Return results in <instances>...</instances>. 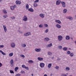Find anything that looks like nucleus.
Segmentation results:
<instances>
[{"mask_svg": "<svg viewBox=\"0 0 76 76\" xmlns=\"http://www.w3.org/2000/svg\"><path fill=\"white\" fill-rule=\"evenodd\" d=\"M19 32H20V33H22V31H18Z\"/></svg>", "mask_w": 76, "mask_h": 76, "instance_id": "nucleus-59", "label": "nucleus"}, {"mask_svg": "<svg viewBox=\"0 0 76 76\" xmlns=\"http://www.w3.org/2000/svg\"><path fill=\"white\" fill-rule=\"evenodd\" d=\"M14 7L15 8H16V6L15 5H14Z\"/></svg>", "mask_w": 76, "mask_h": 76, "instance_id": "nucleus-56", "label": "nucleus"}, {"mask_svg": "<svg viewBox=\"0 0 76 76\" xmlns=\"http://www.w3.org/2000/svg\"><path fill=\"white\" fill-rule=\"evenodd\" d=\"M63 50L64 51H67V48L64 47V48H63Z\"/></svg>", "mask_w": 76, "mask_h": 76, "instance_id": "nucleus-24", "label": "nucleus"}, {"mask_svg": "<svg viewBox=\"0 0 76 76\" xmlns=\"http://www.w3.org/2000/svg\"><path fill=\"white\" fill-rule=\"evenodd\" d=\"M10 66L11 67H13V59H12L11 60H10Z\"/></svg>", "mask_w": 76, "mask_h": 76, "instance_id": "nucleus-4", "label": "nucleus"}, {"mask_svg": "<svg viewBox=\"0 0 76 76\" xmlns=\"http://www.w3.org/2000/svg\"><path fill=\"white\" fill-rule=\"evenodd\" d=\"M42 25L40 24L39 25V28H42L43 27Z\"/></svg>", "mask_w": 76, "mask_h": 76, "instance_id": "nucleus-43", "label": "nucleus"}, {"mask_svg": "<svg viewBox=\"0 0 76 76\" xmlns=\"http://www.w3.org/2000/svg\"><path fill=\"white\" fill-rule=\"evenodd\" d=\"M55 68L56 69V70H58L59 69V66H56L55 67Z\"/></svg>", "mask_w": 76, "mask_h": 76, "instance_id": "nucleus-36", "label": "nucleus"}, {"mask_svg": "<svg viewBox=\"0 0 76 76\" xmlns=\"http://www.w3.org/2000/svg\"><path fill=\"white\" fill-rule=\"evenodd\" d=\"M3 28H4V31L5 32H7V28H6V26H5L4 25H3Z\"/></svg>", "mask_w": 76, "mask_h": 76, "instance_id": "nucleus-10", "label": "nucleus"}, {"mask_svg": "<svg viewBox=\"0 0 76 76\" xmlns=\"http://www.w3.org/2000/svg\"><path fill=\"white\" fill-rule=\"evenodd\" d=\"M22 67L23 68H24L26 69H27L28 70H29V68L26 66L25 65H22Z\"/></svg>", "mask_w": 76, "mask_h": 76, "instance_id": "nucleus-7", "label": "nucleus"}, {"mask_svg": "<svg viewBox=\"0 0 76 76\" xmlns=\"http://www.w3.org/2000/svg\"><path fill=\"white\" fill-rule=\"evenodd\" d=\"M58 41H61L62 39H63V37L61 36H58Z\"/></svg>", "mask_w": 76, "mask_h": 76, "instance_id": "nucleus-2", "label": "nucleus"}, {"mask_svg": "<svg viewBox=\"0 0 76 76\" xmlns=\"http://www.w3.org/2000/svg\"><path fill=\"white\" fill-rule=\"evenodd\" d=\"M56 22H57V23H58L59 24H61V21L59 20H56Z\"/></svg>", "mask_w": 76, "mask_h": 76, "instance_id": "nucleus-21", "label": "nucleus"}, {"mask_svg": "<svg viewBox=\"0 0 76 76\" xmlns=\"http://www.w3.org/2000/svg\"><path fill=\"white\" fill-rule=\"evenodd\" d=\"M22 67L23 68H24L26 69H27L28 70H29V68L26 66L25 65H22Z\"/></svg>", "mask_w": 76, "mask_h": 76, "instance_id": "nucleus-8", "label": "nucleus"}, {"mask_svg": "<svg viewBox=\"0 0 76 76\" xmlns=\"http://www.w3.org/2000/svg\"><path fill=\"white\" fill-rule=\"evenodd\" d=\"M53 75V74L52 73L50 74V76H52Z\"/></svg>", "mask_w": 76, "mask_h": 76, "instance_id": "nucleus-58", "label": "nucleus"}, {"mask_svg": "<svg viewBox=\"0 0 76 76\" xmlns=\"http://www.w3.org/2000/svg\"><path fill=\"white\" fill-rule=\"evenodd\" d=\"M20 76V74H17L15 75V76Z\"/></svg>", "mask_w": 76, "mask_h": 76, "instance_id": "nucleus-46", "label": "nucleus"}, {"mask_svg": "<svg viewBox=\"0 0 76 76\" xmlns=\"http://www.w3.org/2000/svg\"><path fill=\"white\" fill-rule=\"evenodd\" d=\"M44 26L45 27H48V25L47 24H45Z\"/></svg>", "mask_w": 76, "mask_h": 76, "instance_id": "nucleus-48", "label": "nucleus"}, {"mask_svg": "<svg viewBox=\"0 0 76 76\" xmlns=\"http://www.w3.org/2000/svg\"><path fill=\"white\" fill-rule=\"evenodd\" d=\"M61 60V59L60 58H58L57 59V60H58V61H59V60Z\"/></svg>", "mask_w": 76, "mask_h": 76, "instance_id": "nucleus-55", "label": "nucleus"}, {"mask_svg": "<svg viewBox=\"0 0 76 76\" xmlns=\"http://www.w3.org/2000/svg\"><path fill=\"white\" fill-rule=\"evenodd\" d=\"M50 45V47H51L52 46V43H51L50 44H49Z\"/></svg>", "mask_w": 76, "mask_h": 76, "instance_id": "nucleus-53", "label": "nucleus"}, {"mask_svg": "<svg viewBox=\"0 0 76 76\" xmlns=\"http://www.w3.org/2000/svg\"><path fill=\"white\" fill-rule=\"evenodd\" d=\"M70 36H66V39H67V40H69V39H70Z\"/></svg>", "mask_w": 76, "mask_h": 76, "instance_id": "nucleus-18", "label": "nucleus"}, {"mask_svg": "<svg viewBox=\"0 0 76 76\" xmlns=\"http://www.w3.org/2000/svg\"><path fill=\"white\" fill-rule=\"evenodd\" d=\"M21 46L22 47H26V45L25 44H23Z\"/></svg>", "mask_w": 76, "mask_h": 76, "instance_id": "nucleus-38", "label": "nucleus"}, {"mask_svg": "<svg viewBox=\"0 0 76 76\" xmlns=\"http://www.w3.org/2000/svg\"><path fill=\"white\" fill-rule=\"evenodd\" d=\"M61 0H58L56 2V5L58 6V5H60V3H61Z\"/></svg>", "mask_w": 76, "mask_h": 76, "instance_id": "nucleus-1", "label": "nucleus"}, {"mask_svg": "<svg viewBox=\"0 0 76 76\" xmlns=\"http://www.w3.org/2000/svg\"><path fill=\"white\" fill-rule=\"evenodd\" d=\"M45 66V64H44V63H41L40 64V66L42 68V67H44Z\"/></svg>", "mask_w": 76, "mask_h": 76, "instance_id": "nucleus-11", "label": "nucleus"}, {"mask_svg": "<svg viewBox=\"0 0 76 76\" xmlns=\"http://www.w3.org/2000/svg\"><path fill=\"white\" fill-rule=\"evenodd\" d=\"M10 9L12 10H13L15 9V8H14V7L13 6H11L10 7Z\"/></svg>", "mask_w": 76, "mask_h": 76, "instance_id": "nucleus-30", "label": "nucleus"}, {"mask_svg": "<svg viewBox=\"0 0 76 76\" xmlns=\"http://www.w3.org/2000/svg\"><path fill=\"white\" fill-rule=\"evenodd\" d=\"M28 10L31 12H34V10H33V9L32 8L29 9H28Z\"/></svg>", "mask_w": 76, "mask_h": 76, "instance_id": "nucleus-16", "label": "nucleus"}, {"mask_svg": "<svg viewBox=\"0 0 76 76\" xmlns=\"http://www.w3.org/2000/svg\"><path fill=\"white\" fill-rule=\"evenodd\" d=\"M48 54L50 55V56H51L52 55V53L50 52H48Z\"/></svg>", "mask_w": 76, "mask_h": 76, "instance_id": "nucleus-33", "label": "nucleus"}, {"mask_svg": "<svg viewBox=\"0 0 76 76\" xmlns=\"http://www.w3.org/2000/svg\"><path fill=\"white\" fill-rule=\"evenodd\" d=\"M41 48H36L35 50L36 51V52H40V51H41Z\"/></svg>", "mask_w": 76, "mask_h": 76, "instance_id": "nucleus-13", "label": "nucleus"}, {"mask_svg": "<svg viewBox=\"0 0 76 76\" xmlns=\"http://www.w3.org/2000/svg\"><path fill=\"white\" fill-rule=\"evenodd\" d=\"M3 12L4 13V14H7V13L6 10H3Z\"/></svg>", "mask_w": 76, "mask_h": 76, "instance_id": "nucleus-22", "label": "nucleus"}, {"mask_svg": "<svg viewBox=\"0 0 76 76\" xmlns=\"http://www.w3.org/2000/svg\"><path fill=\"white\" fill-rule=\"evenodd\" d=\"M44 40L45 41H50V39L48 38H45L44 39Z\"/></svg>", "mask_w": 76, "mask_h": 76, "instance_id": "nucleus-14", "label": "nucleus"}, {"mask_svg": "<svg viewBox=\"0 0 76 76\" xmlns=\"http://www.w3.org/2000/svg\"><path fill=\"white\" fill-rule=\"evenodd\" d=\"M50 45H47V47H50Z\"/></svg>", "mask_w": 76, "mask_h": 76, "instance_id": "nucleus-52", "label": "nucleus"}, {"mask_svg": "<svg viewBox=\"0 0 76 76\" xmlns=\"http://www.w3.org/2000/svg\"><path fill=\"white\" fill-rule=\"evenodd\" d=\"M44 76H48L47 74L44 75Z\"/></svg>", "mask_w": 76, "mask_h": 76, "instance_id": "nucleus-57", "label": "nucleus"}, {"mask_svg": "<svg viewBox=\"0 0 76 76\" xmlns=\"http://www.w3.org/2000/svg\"><path fill=\"white\" fill-rule=\"evenodd\" d=\"M71 39L73 40V38L72 37H71Z\"/></svg>", "mask_w": 76, "mask_h": 76, "instance_id": "nucleus-60", "label": "nucleus"}, {"mask_svg": "<svg viewBox=\"0 0 76 76\" xmlns=\"http://www.w3.org/2000/svg\"><path fill=\"white\" fill-rule=\"evenodd\" d=\"M61 76H67L66 74H62L61 75Z\"/></svg>", "mask_w": 76, "mask_h": 76, "instance_id": "nucleus-39", "label": "nucleus"}, {"mask_svg": "<svg viewBox=\"0 0 76 76\" xmlns=\"http://www.w3.org/2000/svg\"><path fill=\"white\" fill-rule=\"evenodd\" d=\"M26 9H29V5L27 4L26 5Z\"/></svg>", "mask_w": 76, "mask_h": 76, "instance_id": "nucleus-31", "label": "nucleus"}, {"mask_svg": "<svg viewBox=\"0 0 76 76\" xmlns=\"http://www.w3.org/2000/svg\"><path fill=\"white\" fill-rule=\"evenodd\" d=\"M23 18L24 19H23V20H24V21H26L28 20V18H27V17L26 15L24 16Z\"/></svg>", "mask_w": 76, "mask_h": 76, "instance_id": "nucleus-5", "label": "nucleus"}, {"mask_svg": "<svg viewBox=\"0 0 76 76\" xmlns=\"http://www.w3.org/2000/svg\"><path fill=\"white\" fill-rule=\"evenodd\" d=\"M58 48H59V49H62L63 48V47L61 45H59L58 47Z\"/></svg>", "mask_w": 76, "mask_h": 76, "instance_id": "nucleus-27", "label": "nucleus"}, {"mask_svg": "<svg viewBox=\"0 0 76 76\" xmlns=\"http://www.w3.org/2000/svg\"><path fill=\"white\" fill-rule=\"evenodd\" d=\"M0 53H1L3 55H6V53L3 52L1 50H0Z\"/></svg>", "mask_w": 76, "mask_h": 76, "instance_id": "nucleus-26", "label": "nucleus"}, {"mask_svg": "<svg viewBox=\"0 0 76 76\" xmlns=\"http://www.w3.org/2000/svg\"><path fill=\"white\" fill-rule=\"evenodd\" d=\"M70 56L71 57H73L74 56V54L73 53L70 54Z\"/></svg>", "mask_w": 76, "mask_h": 76, "instance_id": "nucleus-35", "label": "nucleus"}, {"mask_svg": "<svg viewBox=\"0 0 76 76\" xmlns=\"http://www.w3.org/2000/svg\"><path fill=\"white\" fill-rule=\"evenodd\" d=\"M48 32V29H46L45 30V33H47Z\"/></svg>", "mask_w": 76, "mask_h": 76, "instance_id": "nucleus-44", "label": "nucleus"}, {"mask_svg": "<svg viewBox=\"0 0 76 76\" xmlns=\"http://www.w3.org/2000/svg\"><path fill=\"white\" fill-rule=\"evenodd\" d=\"M39 16L42 18H44V14H40L39 15Z\"/></svg>", "mask_w": 76, "mask_h": 76, "instance_id": "nucleus-17", "label": "nucleus"}, {"mask_svg": "<svg viewBox=\"0 0 76 76\" xmlns=\"http://www.w3.org/2000/svg\"><path fill=\"white\" fill-rule=\"evenodd\" d=\"M12 19H15V17H13L12 18Z\"/></svg>", "mask_w": 76, "mask_h": 76, "instance_id": "nucleus-54", "label": "nucleus"}, {"mask_svg": "<svg viewBox=\"0 0 76 76\" xmlns=\"http://www.w3.org/2000/svg\"><path fill=\"white\" fill-rule=\"evenodd\" d=\"M56 26L57 28H61V26L58 24H57L56 25Z\"/></svg>", "mask_w": 76, "mask_h": 76, "instance_id": "nucleus-15", "label": "nucleus"}, {"mask_svg": "<svg viewBox=\"0 0 76 76\" xmlns=\"http://www.w3.org/2000/svg\"><path fill=\"white\" fill-rule=\"evenodd\" d=\"M28 63H34V61L32 60H29L28 61Z\"/></svg>", "mask_w": 76, "mask_h": 76, "instance_id": "nucleus-34", "label": "nucleus"}, {"mask_svg": "<svg viewBox=\"0 0 76 76\" xmlns=\"http://www.w3.org/2000/svg\"><path fill=\"white\" fill-rule=\"evenodd\" d=\"M10 73H14V72H13V71L12 70H10Z\"/></svg>", "mask_w": 76, "mask_h": 76, "instance_id": "nucleus-40", "label": "nucleus"}, {"mask_svg": "<svg viewBox=\"0 0 76 76\" xmlns=\"http://www.w3.org/2000/svg\"><path fill=\"white\" fill-rule=\"evenodd\" d=\"M19 69V67H16L15 68V72H17V70Z\"/></svg>", "mask_w": 76, "mask_h": 76, "instance_id": "nucleus-25", "label": "nucleus"}, {"mask_svg": "<svg viewBox=\"0 0 76 76\" xmlns=\"http://www.w3.org/2000/svg\"><path fill=\"white\" fill-rule=\"evenodd\" d=\"M53 58H54V57H52V59H53Z\"/></svg>", "mask_w": 76, "mask_h": 76, "instance_id": "nucleus-62", "label": "nucleus"}, {"mask_svg": "<svg viewBox=\"0 0 76 76\" xmlns=\"http://www.w3.org/2000/svg\"><path fill=\"white\" fill-rule=\"evenodd\" d=\"M13 53H10L9 54V57H12V56H13Z\"/></svg>", "mask_w": 76, "mask_h": 76, "instance_id": "nucleus-28", "label": "nucleus"}, {"mask_svg": "<svg viewBox=\"0 0 76 76\" xmlns=\"http://www.w3.org/2000/svg\"><path fill=\"white\" fill-rule=\"evenodd\" d=\"M34 7H37V6H38V5H37V4L36 3H34Z\"/></svg>", "mask_w": 76, "mask_h": 76, "instance_id": "nucleus-32", "label": "nucleus"}, {"mask_svg": "<svg viewBox=\"0 0 76 76\" xmlns=\"http://www.w3.org/2000/svg\"><path fill=\"white\" fill-rule=\"evenodd\" d=\"M2 66H3V65H2L1 63H0V67H1Z\"/></svg>", "mask_w": 76, "mask_h": 76, "instance_id": "nucleus-51", "label": "nucleus"}, {"mask_svg": "<svg viewBox=\"0 0 76 76\" xmlns=\"http://www.w3.org/2000/svg\"><path fill=\"white\" fill-rule=\"evenodd\" d=\"M2 0H0V2H1V1Z\"/></svg>", "mask_w": 76, "mask_h": 76, "instance_id": "nucleus-63", "label": "nucleus"}, {"mask_svg": "<svg viewBox=\"0 0 76 76\" xmlns=\"http://www.w3.org/2000/svg\"><path fill=\"white\" fill-rule=\"evenodd\" d=\"M67 53L68 54H70V53H71L70 52V51H68L67 52Z\"/></svg>", "mask_w": 76, "mask_h": 76, "instance_id": "nucleus-41", "label": "nucleus"}, {"mask_svg": "<svg viewBox=\"0 0 76 76\" xmlns=\"http://www.w3.org/2000/svg\"><path fill=\"white\" fill-rule=\"evenodd\" d=\"M20 56L21 57H23V58H25V56H24V55H20Z\"/></svg>", "mask_w": 76, "mask_h": 76, "instance_id": "nucleus-42", "label": "nucleus"}, {"mask_svg": "<svg viewBox=\"0 0 76 76\" xmlns=\"http://www.w3.org/2000/svg\"><path fill=\"white\" fill-rule=\"evenodd\" d=\"M67 18L68 19H69V20H72V19H73V18H70V17H68Z\"/></svg>", "mask_w": 76, "mask_h": 76, "instance_id": "nucleus-37", "label": "nucleus"}, {"mask_svg": "<svg viewBox=\"0 0 76 76\" xmlns=\"http://www.w3.org/2000/svg\"><path fill=\"white\" fill-rule=\"evenodd\" d=\"M3 17L4 18H7V15H4L3 16Z\"/></svg>", "mask_w": 76, "mask_h": 76, "instance_id": "nucleus-47", "label": "nucleus"}, {"mask_svg": "<svg viewBox=\"0 0 76 76\" xmlns=\"http://www.w3.org/2000/svg\"><path fill=\"white\" fill-rule=\"evenodd\" d=\"M11 47L12 48H15V44L14 42H12L11 44Z\"/></svg>", "mask_w": 76, "mask_h": 76, "instance_id": "nucleus-9", "label": "nucleus"}, {"mask_svg": "<svg viewBox=\"0 0 76 76\" xmlns=\"http://www.w3.org/2000/svg\"><path fill=\"white\" fill-rule=\"evenodd\" d=\"M4 48V45H0V48Z\"/></svg>", "mask_w": 76, "mask_h": 76, "instance_id": "nucleus-45", "label": "nucleus"}, {"mask_svg": "<svg viewBox=\"0 0 76 76\" xmlns=\"http://www.w3.org/2000/svg\"><path fill=\"white\" fill-rule=\"evenodd\" d=\"M61 4L63 7H66V3H65V2L64 1H62L61 2Z\"/></svg>", "mask_w": 76, "mask_h": 76, "instance_id": "nucleus-6", "label": "nucleus"}, {"mask_svg": "<svg viewBox=\"0 0 76 76\" xmlns=\"http://www.w3.org/2000/svg\"><path fill=\"white\" fill-rule=\"evenodd\" d=\"M66 75H68V73H66Z\"/></svg>", "mask_w": 76, "mask_h": 76, "instance_id": "nucleus-64", "label": "nucleus"}, {"mask_svg": "<svg viewBox=\"0 0 76 76\" xmlns=\"http://www.w3.org/2000/svg\"><path fill=\"white\" fill-rule=\"evenodd\" d=\"M31 33L28 32L24 34V36H29V35H31Z\"/></svg>", "mask_w": 76, "mask_h": 76, "instance_id": "nucleus-3", "label": "nucleus"}, {"mask_svg": "<svg viewBox=\"0 0 76 76\" xmlns=\"http://www.w3.org/2000/svg\"><path fill=\"white\" fill-rule=\"evenodd\" d=\"M35 3H37V2H39V0H36V1H34Z\"/></svg>", "mask_w": 76, "mask_h": 76, "instance_id": "nucleus-49", "label": "nucleus"}, {"mask_svg": "<svg viewBox=\"0 0 76 76\" xmlns=\"http://www.w3.org/2000/svg\"><path fill=\"white\" fill-rule=\"evenodd\" d=\"M31 75H32V76H34V75L33 74H31Z\"/></svg>", "mask_w": 76, "mask_h": 76, "instance_id": "nucleus-61", "label": "nucleus"}, {"mask_svg": "<svg viewBox=\"0 0 76 76\" xmlns=\"http://www.w3.org/2000/svg\"><path fill=\"white\" fill-rule=\"evenodd\" d=\"M15 3L16 4H18V5H19V4H21V2L20 1L18 0H17L15 2Z\"/></svg>", "mask_w": 76, "mask_h": 76, "instance_id": "nucleus-12", "label": "nucleus"}, {"mask_svg": "<svg viewBox=\"0 0 76 76\" xmlns=\"http://www.w3.org/2000/svg\"><path fill=\"white\" fill-rule=\"evenodd\" d=\"M66 70L67 71H69V70H70V68L69 67H66Z\"/></svg>", "mask_w": 76, "mask_h": 76, "instance_id": "nucleus-29", "label": "nucleus"}, {"mask_svg": "<svg viewBox=\"0 0 76 76\" xmlns=\"http://www.w3.org/2000/svg\"><path fill=\"white\" fill-rule=\"evenodd\" d=\"M67 10L66 9H64L63 10L64 13H67Z\"/></svg>", "mask_w": 76, "mask_h": 76, "instance_id": "nucleus-23", "label": "nucleus"}, {"mask_svg": "<svg viewBox=\"0 0 76 76\" xmlns=\"http://www.w3.org/2000/svg\"><path fill=\"white\" fill-rule=\"evenodd\" d=\"M37 59L39 61H41L43 60V58L39 57L37 58Z\"/></svg>", "mask_w": 76, "mask_h": 76, "instance_id": "nucleus-19", "label": "nucleus"}, {"mask_svg": "<svg viewBox=\"0 0 76 76\" xmlns=\"http://www.w3.org/2000/svg\"><path fill=\"white\" fill-rule=\"evenodd\" d=\"M51 66H52V64L51 63L49 64L48 65V68L49 69H50V68H51Z\"/></svg>", "mask_w": 76, "mask_h": 76, "instance_id": "nucleus-20", "label": "nucleus"}, {"mask_svg": "<svg viewBox=\"0 0 76 76\" xmlns=\"http://www.w3.org/2000/svg\"><path fill=\"white\" fill-rule=\"evenodd\" d=\"M21 73H25V71H21Z\"/></svg>", "mask_w": 76, "mask_h": 76, "instance_id": "nucleus-50", "label": "nucleus"}]
</instances>
